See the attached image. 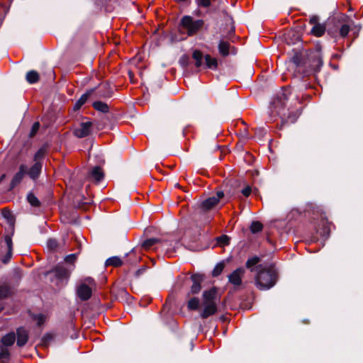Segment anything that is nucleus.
Instances as JSON below:
<instances>
[{"instance_id": "nucleus-1", "label": "nucleus", "mask_w": 363, "mask_h": 363, "mask_svg": "<svg viewBox=\"0 0 363 363\" xmlns=\"http://www.w3.org/2000/svg\"><path fill=\"white\" fill-rule=\"evenodd\" d=\"M256 271L255 285L259 289L267 290L275 285L278 274L273 267L259 264L256 267Z\"/></svg>"}, {"instance_id": "nucleus-2", "label": "nucleus", "mask_w": 363, "mask_h": 363, "mask_svg": "<svg viewBox=\"0 0 363 363\" xmlns=\"http://www.w3.org/2000/svg\"><path fill=\"white\" fill-rule=\"evenodd\" d=\"M219 300L218 290L216 287L204 291L203 292V308L201 311L200 316L203 319H206L216 314L218 311L217 304Z\"/></svg>"}, {"instance_id": "nucleus-3", "label": "nucleus", "mask_w": 363, "mask_h": 363, "mask_svg": "<svg viewBox=\"0 0 363 363\" xmlns=\"http://www.w3.org/2000/svg\"><path fill=\"white\" fill-rule=\"evenodd\" d=\"M203 26V20H195L191 16H184L180 20L179 29L182 33L187 34L188 36H194L202 29Z\"/></svg>"}, {"instance_id": "nucleus-4", "label": "nucleus", "mask_w": 363, "mask_h": 363, "mask_svg": "<svg viewBox=\"0 0 363 363\" xmlns=\"http://www.w3.org/2000/svg\"><path fill=\"white\" fill-rule=\"evenodd\" d=\"M288 100V94L281 91L272 100L269 108L273 114L279 116L281 118H286V103Z\"/></svg>"}, {"instance_id": "nucleus-5", "label": "nucleus", "mask_w": 363, "mask_h": 363, "mask_svg": "<svg viewBox=\"0 0 363 363\" xmlns=\"http://www.w3.org/2000/svg\"><path fill=\"white\" fill-rule=\"evenodd\" d=\"M48 274H52V281H56L57 286H62L67 282L70 276V270L65 266L58 264L50 270Z\"/></svg>"}, {"instance_id": "nucleus-6", "label": "nucleus", "mask_w": 363, "mask_h": 363, "mask_svg": "<svg viewBox=\"0 0 363 363\" xmlns=\"http://www.w3.org/2000/svg\"><path fill=\"white\" fill-rule=\"evenodd\" d=\"M245 269L243 267H238L228 275V282L234 286L235 288H239L242 284V278L245 275Z\"/></svg>"}, {"instance_id": "nucleus-7", "label": "nucleus", "mask_w": 363, "mask_h": 363, "mask_svg": "<svg viewBox=\"0 0 363 363\" xmlns=\"http://www.w3.org/2000/svg\"><path fill=\"white\" fill-rule=\"evenodd\" d=\"M224 196V194L223 191H218L216 194V196H211L206 200H204L201 203V208L203 211H207L213 209L216 206L218 205L220 199Z\"/></svg>"}, {"instance_id": "nucleus-8", "label": "nucleus", "mask_w": 363, "mask_h": 363, "mask_svg": "<svg viewBox=\"0 0 363 363\" xmlns=\"http://www.w3.org/2000/svg\"><path fill=\"white\" fill-rule=\"evenodd\" d=\"M91 121L82 122L78 127L74 128V135L79 138H85L91 133Z\"/></svg>"}, {"instance_id": "nucleus-9", "label": "nucleus", "mask_w": 363, "mask_h": 363, "mask_svg": "<svg viewBox=\"0 0 363 363\" xmlns=\"http://www.w3.org/2000/svg\"><path fill=\"white\" fill-rule=\"evenodd\" d=\"M192 285L190 289V294H197L201 290V283L204 280V275L201 274H193L191 276Z\"/></svg>"}, {"instance_id": "nucleus-10", "label": "nucleus", "mask_w": 363, "mask_h": 363, "mask_svg": "<svg viewBox=\"0 0 363 363\" xmlns=\"http://www.w3.org/2000/svg\"><path fill=\"white\" fill-rule=\"evenodd\" d=\"M26 169L27 166L26 164H22L19 166L18 171L14 174L10 183L9 190H12L22 182L25 174H26Z\"/></svg>"}, {"instance_id": "nucleus-11", "label": "nucleus", "mask_w": 363, "mask_h": 363, "mask_svg": "<svg viewBox=\"0 0 363 363\" xmlns=\"http://www.w3.org/2000/svg\"><path fill=\"white\" fill-rule=\"evenodd\" d=\"M77 294L82 301H87L91 296L92 288L86 283H81L77 287Z\"/></svg>"}, {"instance_id": "nucleus-12", "label": "nucleus", "mask_w": 363, "mask_h": 363, "mask_svg": "<svg viewBox=\"0 0 363 363\" xmlns=\"http://www.w3.org/2000/svg\"><path fill=\"white\" fill-rule=\"evenodd\" d=\"M43 169V162H34V164L26 169V174L29 178L35 181L40 175Z\"/></svg>"}, {"instance_id": "nucleus-13", "label": "nucleus", "mask_w": 363, "mask_h": 363, "mask_svg": "<svg viewBox=\"0 0 363 363\" xmlns=\"http://www.w3.org/2000/svg\"><path fill=\"white\" fill-rule=\"evenodd\" d=\"M17 334V345L18 347L24 346L28 340V331L23 328H19L16 330Z\"/></svg>"}, {"instance_id": "nucleus-14", "label": "nucleus", "mask_w": 363, "mask_h": 363, "mask_svg": "<svg viewBox=\"0 0 363 363\" xmlns=\"http://www.w3.org/2000/svg\"><path fill=\"white\" fill-rule=\"evenodd\" d=\"M89 176L96 182H99L104 179V174L100 167L96 166L89 172Z\"/></svg>"}, {"instance_id": "nucleus-15", "label": "nucleus", "mask_w": 363, "mask_h": 363, "mask_svg": "<svg viewBox=\"0 0 363 363\" xmlns=\"http://www.w3.org/2000/svg\"><path fill=\"white\" fill-rule=\"evenodd\" d=\"M323 62L322 60V56L320 52H316L313 56V62L311 67L315 72H319Z\"/></svg>"}, {"instance_id": "nucleus-16", "label": "nucleus", "mask_w": 363, "mask_h": 363, "mask_svg": "<svg viewBox=\"0 0 363 363\" xmlns=\"http://www.w3.org/2000/svg\"><path fill=\"white\" fill-rule=\"evenodd\" d=\"M93 91L94 90H89L81 96L73 107L74 111L79 110L86 102Z\"/></svg>"}, {"instance_id": "nucleus-17", "label": "nucleus", "mask_w": 363, "mask_h": 363, "mask_svg": "<svg viewBox=\"0 0 363 363\" xmlns=\"http://www.w3.org/2000/svg\"><path fill=\"white\" fill-rule=\"evenodd\" d=\"M16 340V335L14 333H9L5 335L1 338V342L6 347H10L13 345Z\"/></svg>"}, {"instance_id": "nucleus-18", "label": "nucleus", "mask_w": 363, "mask_h": 363, "mask_svg": "<svg viewBox=\"0 0 363 363\" xmlns=\"http://www.w3.org/2000/svg\"><path fill=\"white\" fill-rule=\"evenodd\" d=\"M205 64L207 68L211 69H216L218 67V61L215 57H212L210 55H206L204 57Z\"/></svg>"}, {"instance_id": "nucleus-19", "label": "nucleus", "mask_w": 363, "mask_h": 363, "mask_svg": "<svg viewBox=\"0 0 363 363\" xmlns=\"http://www.w3.org/2000/svg\"><path fill=\"white\" fill-rule=\"evenodd\" d=\"M298 115L297 113L289 111V109H286V118H281L283 123H294L296 122Z\"/></svg>"}, {"instance_id": "nucleus-20", "label": "nucleus", "mask_w": 363, "mask_h": 363, "mask_svg": "<svg viewBox=\"0 0 363 363\" xmlns=\"http://www.w3.org/2000/svg\"><path fill=\"white\" fill-rule=\"evenodd\" d=\"M192 57L195 60V66L201 67L203 65V53L200 50H196L192 53Z\"/></svg>"}, {"instance_id": "nucleus-21", "label": "nucleus", "mask_w": 363, "mask_h": 363, "mask_svg": "<svg viewBox=\"0 0 363 363\" xmlns=\"http://www.w3.org/2000/svg\"><path fill=\"white\" fill-rule=\"evenodd\" d=\"M123 262L122 259L117 256L109 257L106 259L105 264L106 266L120 267L123 264Z\"/></svg>"}, {"instance_id": "nucleus-22", "label": "nucleus", "mask_w": 363, "mask_h": 363, "mask_svg": "<svg viewBox=\"0 0 363 363\" xmlns=\"http://www.w3.org/2000/svg\"><path fill=\"white\" fill-rule=\"evenodd\" d=\"M325 26L320 23L314 25L311 29V33L316 37L322 36L325 33Z\"/></svg>"}, {"instance_id": "nucleus-23", "label": "nucleus", "mask_w": 363, "mask_h": 363, "mask_svg": "<svg viewBox=\"0 0 363 363\" xmlns=\"http://www.w3.org/2000/svg\"><path fill=\"white\" fill-rule=\"evenodd\" d=\"M26 80L29 84H35L40 79V76L36 71L31 70L26 74Z\"/></svg>"}, {"instance_id": "nucleus-24", "label": "nucleus", "mask_w": 363, "mask_h": 363, "mask_svg": "<svg viewBox=\"0 0 363 363\" xmlns=\"http://www.w3.org/2000/svg\"><path fill=\"white\" fill-rule=\"evenodd\" d=\"M200 306V300L197 297L191 298L187 302V308L190 311L198 310Z\"/></svg>"}, {"instance_id": "nucleus-25", "label": "nucleus", "mask_w": 363, "mask_h": 363, "mask_svg": "<svg viewBox=\"0 0 363 363\" xmlns=\"http://www.w3.org/2000/svg\"><path fill=\"white\" fill-rule=\"evenodd\" d=\"M229 47L230 45L228 42L220 40L218 44V50L221 55L227 56L229 55Z\"/></svg>"}, {"instance_id": "nucleus-26", "label": "nucleus", "mask_w": 363, "mask_h": 363, "mask_svg": "<svg viewBox=\"0 0 363 363\" xmlns=\"http://www.w3.org/2000/svg\"><path fill=\"white\" fill-rule=\"evenodd\" d=\"M93 107L96 111H99L102 113H108L109 111L108 106L106 103L102 102L101 101L94 102Z\"/></svg>"}, {"instance_id": "nucleus-27", "label": "nucleus", "mask_w": 363, "mask_h": 363, "mask_svg": "<svg viewBox=\"0 0 363 363\" xmlns=\"http://www.w3.org/2000/svg\"><path fill=\"white\" fill-rule=\"evenodd\" d=\"M46 154V148L45 147H40L34 155L33 161L34 162H43Z\"/></svg>"}, {"instance_id": "nucleus-28", "label": "nucleus", "mask_w": 363, "mask_h": 363, "mask_svg": "<svg viewBox=\"0 0 363 363\" xmlns=\"http://www.w3.org/2000/svg\"><path fill=\"white\" fill-rule=\"evenodd\" d=\"M12 294L11 289L9 286L1 285L0 286V299H4Z\"/></svg>"}, {"instance_id": "nucleus-29", "label": "nucleus", "mask_w": 363, "mask_h": 363, "mask_svg": "<svg viewBox=\"0 0 363 363\" xmlns=\"http://www.w3.org/2000/svg\"><path fill=\"white\" fill-rule=\"evenodd\" d=\"M160 242V240L157 238H148L143 241L142 247L145 250H149Z\"/></svg>"}, {"instance_id": "nucleus-30", "label": "nucleus", "mask_w": 363, "mask_h": 363, "mask_svg": "<svg viewBox=\"0 0 363 363\" xmlns=\"http://www.w3.org/2000/svg\"><path fill=\"white\" fill-rule=\"evenodd\" d=\"M260 261V259L259 257L257 256H254V257H252L250 258H249L246 263H245V267L247 268V269H250L251 272H253L254 271V267L255 265H257Z\"/></svg>"}, {"instance_id": "nucleus-31", "label": "nucleus", "mask_w": 363, "mask_h": 363, "mask_svg": "<svg viewBox=\"0 0 363 363\" xmlns=\"http://www.w3.org/2000/svg\"><path fill=\"white\" fill-rule=\"evenodd\" d=\"M225 266V264L224 261L218 263L215 266V267L212 272V276L214 277L219 276L223 271Z\"/></svg>"}, {"instance_id": "nucleus-32", "label": "nucleus", "mask_w": 363, "mask_h": 363, "mask_svg": "<svg viewBox=\"0 0 363 363\" xmlns=\"http://www.w3.org/2000/svg\"><path fill=\"white\" fill-rule=\"evenodd\" d=\"M27 200L32 206L38 207L40 205V201L33 193L28 194Z\"/></svg>"}, {"instance_id": "nucleus-33", "label": "nucleus", "mask_w": 363, "mask_h": 363, "mask_svg": "<svg viewBox=\"0 0 363 363\" xmlns=\"http://www.w3.org/2000/svg\"><path fill=\"white\" fill-rule=\"evenodd\" d=\"M263 228V225L259 221H253L250 225V230L252 233L260 232Z\"/></svg>"}, {"instance_id": "nucleus-34", "label": "nucleus", "mask_w": 363, "mask_h": 363, "mask_svg": "<svg viewBox=\"0 0 363 363\" xmlns=\"http://www.w3.org/2000/svg\"><path fill=\"white\" fill-rule=\"evenodd\" d=\"M350 26H348L347 24H343L341 26L340 28L339 34L341 37L345 38L347 35L348 33L350 32Z\"/></svg>"}, {"instance_id": "nucleus-35", "label": "nucleus", "mask_w": 363, "mask_h": 363, "mask_svg": "<svg viewBox=\"0 0 363 363\" xmlns=\"http://www.w3.org/2000/svg\"><path fill=\"white\" fill-rule=\"evenodd\" d=\"M2 216H4V218H5L8 220V222L10 224L13 223V217L9 211H8L6 209H4L2 211Z\"/></svg>"}, {"instance_id": "nucleus-36", "label": "nucleus", "mask_w": 363, "mask_h": 363, "mask_svg": "<svg viewBox=\"0 0 363 363\" xmlns=\"http://www.w3.org/2000/svg\"><path fill=\"white\" fill-rule=\"evenodd\" d=\"M47 246L50 250H54L57 247V242L55 239H49L47 242Z\"/></svg>"}, {"instance_id": "nucleus-37", "label": "nucleus", "mask_w": 363, "mask_h": 363, "mask_svg": "<svg viewBox=\"0 0 363 363\" xmlns=\"http://www.w3.org/2000/svg\"><path fill=\"white\" fill-rule=\"evenodd\" d=\"M39 128H40L39 122H35L33 124V125H32V128H31V130H30V137L34 136L37 133V132L38 131Z\"/></svg>"}, {"instance_id": "nucleus-38", "label": "nucleus", "mask_w": 363, "mask_h": 363, "mask_svg": "<svg viewBox=\"0 0 363 363\" xmlns=\"http://www.w3.org/2000/svg\"><path fill=\"white\" fill-rule=\"evenodd\" d=\"M5 242L7 245L8 250L13 251V243H12V239L9 235L5 236Z\"/></svg>"}, {"instance_id": "nucleus-39", "label": "nucleus", "mask_w": 363, "mask_h": 363, "mask_svg": "<svg viewBox=\"0 0 363 363\" xmlns=\"http://www.w3.org/2000/svg\"><path fill=\"white\" fill-rule=\"evenodd\" d=\"M12 257V251L8 250L6 254L1 259V261L4 264H7Z\"/></svg>"}, {"instance_id": "nucleus-40", "label": "nucleus", "mask_w": 363, "mask_h": 363, "mask_svg": "<svg viewBox=\"0 0 363 363\" xmlns=\"http://www.w3.org/2000/svg\"><path fill=\"white\" fill-rule=\"evenodd\" d=\"M243 196L248 197L252 193V188L250 186H246L241 191Z\"/></svg>"}, {"instance_id": "nucleus-41", "label": "nucleus", "mask_w": 363, "mask_h": 363, "mask_svg": "<svg viewBox=\"0 0 363 363\" xmlns=\"http://www.w3.org/2000/svg\"><path fill=\"white\" fill-rule=\"evenodd\" d=\"M84 283H86L88 286H91V288L95 286V281L91 277L85 278Z\"/></svg>"}, {"instance_id": "nucleus-42", "label": "nucleus", "mask_w": 363, "mask_h": 363, "mask_svg": "<svg viewBox=\"0 0 363 363\" xmlns=\"http://www.w3.org/2000/svg\"><path fill=\"white\" fill-rule=\"evenodd\" d=\"M35 320H37L38 325H41L45 320V315L43 314H38L35 315Z\"/></svg>"}, {"instance_id": "nucleus-43", "label": "nucleus", "mask_w": 363, "mask_h": 363, "mask_svg": "<svg viewBox=\"0 0 363 363\" xmlns=\"http://www.w3.org/2000/svg\"><path fill=\"white\" fill-rule=\"evenodd\" d=\"M76 257H77L76 254H71V255H67L65 257V260L67 262H71L72 263V262H74L75 261Z\"/></svg>"}, {"instance_id": "nucleus-44", "label": "nucleus", "mask_w": 363, "mask_h": 363, "mask_svg": "<svg viewBox=\"0 0 363 363\" xmlns=\"http://www.w3.org/2000/svg\"><path fill=\"white\" fill-rule=\"evenodd\" d=\"M267 133V130L264 128H257L255 130V134L257 135L263 136Z\"/></svg>"}, {"instance_id": "nucleus-45", "label": "nucleus", "mask_w": 363, "mask_h": 363, "mask_svg": "<svg viewBox=\"0 0 363 363\" xmlns=\"http://www.w3.org/2000/svg\"><path fill=\"white\" fill-rule=\"evenodd\" d=\"M211 5V1L210 0H201L200 6L203 7H208Z\"/></svg>"}, {"instance_id": "nucleus-46", "label": "nucleus", "mask_w": 363, "mask_h": 363, "mask_svg": "<svg viewBox=\"0 0 363 363\" xmlns=\"http://www.w3.org/2000/svg\"><path fill=\"white\" fill-rule=\"evenodd\" d=\"M318 21V17L316 16H313L311 17L309 23L311 24L316 25V24H319Z\"/></svg>"}, {"instance_id": "nucleus-47", "label": "nucleus", "mask_w": 363, "mask_h": 363, "mask_svg": "<svg viewBox=\"0 0 363 363\" xmlns=\"http://www.w3.org/2000/svg\"><path fill=\"white\" fill-rule=\"evenodd\" d=\"M329 234H330V231L329 230L325 227L324 228V230H323V235H325V236H329Z\"/></svg>"}, {"instance_id": "nucleus-48", "label": "nucleus", "mask_w": 363, "mask_h": 363, "mask_svg": "<svg viewBox=\"0 0 363 363\" xmlns=\"http://www.w3.org/2000/svg\"><path fill=\"white\" fill-rule=\"evenodd\" d=\"M5 177H6V174H2V175L0 177V182H1V181H3V180L5 179Z\"/></svg>"}, {"instance_id": "nucleus-49", "label": "nucleus", "mask_w": 363, "mask_h": 363, "mask_svg": "<svg viewBox=\"0 0 363 363\" xmlns=\"http://www.w3.org/2000/svg\"><path fill=\"white\" fill-rule=\"evenodd\" d=\"M4 308V306L3 303H1L0 304V313L3 311V309Z\"/></svg>"}]
</instances>
